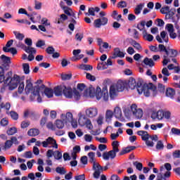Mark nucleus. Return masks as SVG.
<instances>
[{"instance_id":"1","label":"nucleus","mask_w":180,"mask_h":180,"mask_svg":"<svg viewBox=\"0 0 180 180\" xmlns=\"http://www.w3.org/2000/svg\"><path fill=\"white\" fill-rule=\"evenodd\" d=\"M128 85L131 89H135L136 88L139 94H143L145 96H150V95L155 96L157 95V87L151 83L149 84H143L141 82L136 83V79L131 77L129 79Z\"/></svg>"},{"instance_id":"2","label":"nucleus","mask_w":180,"mask_h":180,"mask_svg":"<svg viewBox=\"0 0 180 180\" xmlns=\"http://www.w3.org/2000/svg\"><path fill=\"white\" fill-rule=\"evenodd\" d=\"M41 80H38L36 84L37 85L33 87V84L32 83V80L27 79L26 81V86H25V94L27 95H29V94L31 93V96L30 97V99L32 102L33 101H35L36 98L37 100V103H41V97L40 96V91L41 89H44L46 88V86L43 84H41Z\"/></svg>"},{"instance_id":"3","label":"nucleus","mask_w":180,"mask_h":180,"mask_svg":"<svg viewBox=\"0 0 180 180\" xmlns=\"http://www.w3.org/2000/svg\"><path fill=\"white\" fill-rule=\"evenodd\" d=\"M6 84H7V88L8 91H14L18 86V94H22L25 90V83L20 78V76L18 75H14L12 77V72H8L6 74Z\"/></svg>"},{"instance_id":"4","label":"nucleus","mask_w":180,"mask_h":180,"mask_svg":"<svg viewBox=\"0 0 180 180\" xmlns=\"http://www.w3.org/2000/svg\"><path fill=\"white\" fill-rule=\"evenodd\" d=\"M89 94L90 96H96L97 101H100V99L102 98L105 102L109 101V93L108 91V87L106 86L103 87V89L99 86H98L96 89L94 87H90Z\"/></svg>"},{"instance_id":"5","label":"nucleus","mask_w":180,"mask_h":180,"mask_svg":"<svg viewBox=\"0 0 180 180\" xmlns=\"http://www.w3.org/2000/svg\"><path fill=\"white\" fill-rule=\"evenodd\" d=\"M176 56H178V51H176V49L168 48L166 55L163 56V65L165 66L168 64V63H171V59L169 58H175Z\"/></svg>"},{"instance_id":"6","label":"nucleus","mask_w":180,"mask_h":180,"mask_svg":"<svg viewBox=\"0 0 180 180\" xmlns=\"http://www.w3.org/2000/svg\"><path fill=\"white\" fill-rule=\"evenodd\" d=\"M79 126L82 127H84V126H86V127L89 130H92L94 129V125H92V122H91V120L89 118L86 117L85 115H81L79 117L78 120Z\"/></svg>"},{"instance_id":"7","label":"nucleus","mask_w":180,"mask_h":180,"mask_svg":"<svg viewBox=\"0 0 180 180\" xmlns=\"http://www.w3.org/2000/svg\"><path fill=\"white\" fill-rule=\"evenodd\" d=\"M117 153H119V147L112 146V150L103 153V158L105 161H108L109 158L113 160L114 158H116Z\"/></svg>"},{"instance_id":"8","label":"nucleus","mask_w":180,"mask_h":180,"mask_svg":"<svg viewBox=\"0 0 180 180\" xmlns=\"http://www.w3.org/2000/svg\"><path fill=\"white\" fill-rule=\"evenodd\" d=\"M42 146L44 148H47V147H53V148H58V144H57V141L54 138L49 136L45 141H42Z\"/></svg>"},{"instance_id":"9","label":"nucleus","mask_w":180,"mask_h":180,"mask_svg":"<svg viewBox=\"0 0 180 180\" xmlns=\"http://www.w3.org/2000/svg\"><path fill=\"white\" fill-rule=\"evenodd\" d=\"M131 110L136 119L140 120L143 117V110L137 108V105L132 104L131 105Z\"/></svg>"},{"instance_id":"10","label":"nucleus","mask_w":180,"mask_h":180,"mask_svg":"<svg viewBox=\"0 0 180 180\" xmlns=\"http://www.w3.org/2000/svg\"><path fill=\"white\" fill-rule=\"evenodd\" d=\"M108 18L101 17L94 20V27H96L97 29H101L102 26H106V25H108Z\"/></svg>"},{"instance_id":"11","label":"nucleus","mask_w":180,"mask_h":180,"mask_svg":"<svg viewBox=\"0 0 180 180\" xmlns=\"http://www.w3.org/2000/svg\"><path fill=\"white\" fill-rule=\"evenodd\" d=\"M13 144H15V146L20 144V142L18 141V138H16V136H12L10 140L6 141L4 143V149L9 150V148H11Z\"/></svg>"},{"instance_id":"12","label":"nucleus","mask_w":180,"mask_h":180,"mask_svg":"<svg viewBox=\"0 0 180 180\" xmlns=\"http://www.w3.org/2000/svg\"><path fill=\"white\" fill-rule=\"evenodd\" d=\"M25 51L30 54L28 56V60L33 61L34 60V56L33 54H36V49L30 46H25Z\"/></svg>"},{"instance_id":"13","label":"nucleus","mask_w":180,"mask_h":180,"mask_svg":"<svg viewBox=\"0 0 180 180\" xmlns=\"http://www.w3.org/2000/svg\"><path fill=\"white\" fill-rule=\"evenodd\" d=\"M86 116L87 117L93 118L98 116V108H89L85 111Z\"/></svg>"},{"instance_id":"14","label":"nucleus","mask_w":180,"mask_h":180,"mask_svg":"<svg viewBox=\"0 0 180 180\" xmlns=\"http://www.w3.org/2000/svg\"><path fill=\"white\" fill-rule=\"evenodd\" d=\"M94 169V173L93 174L94 178L95 179H99V176H101V173L103 171V167L99 165H96L95 166V168H93Z\"/></svg>"},{"instance_id":"15","label":"nucleus","mask_w":180,"mask_h":180,"mask_svg":"<svg viewBox=\"0 0 180 180\" xmlns=\"http://www.w3.org/2000/svg\"><path fill=\"white\" fill-rule=\"evenodd\" d=\"M43 91L47 98H53V96L54 95V90L49 87H44V89H41L39 92H42Z\"/></svg>"},{"instance_id":"16","label":"nucleus","mask_w":180,"mask_h":180,"mask_svg":"<svg viewBox=\"0 0 180 180\" xmlns=\"http://www.w3.org/2000/svg\"><path fill=\"white\" fill-rule=\"evenodd\" d=\"M61 119L63 120L65 123H70V122H72V113L67 112L66 115L62 114Z\"/></svg>"},{"instance_id":"17","label":"nucleus","mask_w":180,"mask_h":180,"mask_svg":"<svg viewBox=\"0 0 180 180\" xmlns=\"http://www.w3.org/2000/svg\"><path fill=\"white\" fill-rule=\"evenodd\" d=\"M137 134H138V136H141V137L143 141L150 140V137H151V135L148 134V132H147L146 131H138Z\"/></svg>"},{"instance_id":"18","label":"nucleus","mask_w":180,"mask_h":180,"mask_svg":"<svg viewBox=\"0 0 180 180\" xmlns=\"http://www.w3.org/2000/svg\"><path fill=\"white\" fill-rule=\"evenodd\" d=\"M64 89H65V86H58L54 88V94L56 96H61L64 94Z\"/></svg>"},{"instance_id":"19","label":"nucleus","mask_w":180,"mask_h":180,"mask_svg":"<svg viewBox=\"0 0 180 180\" xmlns=\"http://www.w3.org/2000/svg\"><path fill=\"white\" fill-rule=\"evenodd\" d=\"M151 117L152 119H158V120H162V119H164V111L158 110L157 112H153Z\"/></svg>"},{"instance_id":"20","label":"nucleus","mask_w":180,"mask_h":180,"mask_svg":"<svg viewBox=\"0 0 180 180\" xmlns=\"http://www.w3.org/2000/svg\"><path fill=\"white\" fill-rule=\"evenodd\" d=\"M88 157L89 158V162L93 164V168L95 169V167H96V165H99V164L96 163V160H95V153H94V152L89 153H88Z\"/></svg>"},{"instance_id":"21","label":"nucleus","mask_w":180,"mask_h":180,"mask_svg":"<svg viewBox=\"0 0 180 180\" xmlns=\"http://www.w3.org/2000/svg\"><path fill=\"white\" fill-rule=\"evenodd\" d=\"M114 115L115 117H116V119H118L119 120H121V122H122L123 120H122V109H120V107H115L114 109Z\"/></svg>"},{"instance_id":"22","label":"nucleus","mask_w":180,"mask_h":180,"mask_svg":"<svg viewBox=\"0 0 180 180\" xmlns=\"http://www.w3.org/2000/svg\"><path fill=\"white\" fill-rule=\"evenodd\" d=\"M143 63L147 67H150V68H153L154 65H155V63H154V60L151 58H145L143 60Z\"/></svg>"},{"instance_id":"23","label":"nucleus","mask_w":180,"mask_h":180,"mask_svg":"<svg viewBox=\"0 0 180 180\" xmlns=\"http://www.w3.org/2000/svg\"><path fill=\"white\" fill-rule=\"evenodd\" d=\"M63 94L66 98H72V89L65 86V89H63Z\"/></svg>"},{"instance_id":"24","label":"nucleus","mask_w":180,"mask_h":180,"mask_svg":"<svg viewBox=\"0 0 180 180\" xmlns=\"http://www.w3.org/2000/svg\"><path fill=\"white\" fill-rule=\"evenodd\" d=\"M117 92H119V91H117L116 87L115 86H111L110 87V99H112V100L115 99V97L117 96Z\"/></svg>"},{"instance_id":"25","label":"nucleus","mask_w":180,"mask_h":180,"mask_svg":"<svg viewBox=\"0 0 180 180\" xmlns=\"http://www.w3.org/2000/svg\"><path fill=\"white\" fill-rule=\"evenodd\" d=\"M117 57L123 58V57H124V53L120 51V49L115 48L114 49V54H113V56L112 57V58H116Z\"/></svg>"},{"instance_id":"26","label":"nucleus","mask_w":180,"mask_h":180,"mask_svg":"<svg viewBox=\"0 0 180 180\" xmlns=\"http://www.w3.org/2000/svg\"><path fill=\"white\" fill-rule=\"evenodd\" d=\"M162 74L163 75L164 82H167V81H168V77H169V75H171V73L168 70V68H164L162 70Z\"/></svg>"},{"instance_id":"27","label":"nucleus","mask_w":180,"mask_h":180,"mask_svg":"<svg viewBox=\"0 0 180 180\" xmlns=\"http://www.w3.org/2000/svg\"><path fill=\"white\" fill-rule=\"evenodd\" d=\"M142 34L143 39H145V40H147L148 41H153V40H154V37L151 34H148L146 30H144L142 32Z\"/></svg>"},{"instance_id":"28","label":"nucleus","mask_w":180,"mask_h":180,"mask_svg":"<svg viewBox=\"0 0 180 180\" xmlns=\"http://www.w3.org/2000/svg\"><path fill=\"white\" fill-rule=\"evenodd\" d=\"M166 96L171 99H174V97L175 96V89L172 88H167L166 90Z\"/></svg>"},{"instance_id":"29","label":"nucleus","mask_w":180,"mask_h":180,"mask_svg":"<svg viewBox=\"0 0 180 180\" xmlns=\"http://www.w3.org/2000/svg\"><path fill=\"white\" fill-rule=\"evenodd\" d=\"M28 136H30V137H36V136H39L40 134V131L37 129H30L27 131Z\"/></svg>"},{"instance_id":"30","label":"nucleus","mask_w":180,"mask_h":180,"mask_svg":"<svg viewBox=\"0 0 180 180\" xmlns=\"http://www.w3.org/2000/svg\"><path fill=\"white\" fill-rule=\"evenodd\" d=\"M143 8H144V4L143 3L136 5L134 10L135 15H140V13H141V11H143Z\"/></svg>"},{"instance_id":"31","label":"nucleus","mask_w":180,"mask_h":180,"mask_svg":"<svg viewBox=\"0 0 180 180\" xmlns=\"http://www.w3.org/2000/svg\"><path fill=\"white\" fill-rule=\"evenodd\" d=\"M63 11H64V13H65V15H68V16H73V18H75V13H74V11H72V9H71L69 7H63Z\"/></svg>"},{"instance_id":"32","label":"nucleus","mask_w":180,"mask_h":180,"mask_svg":"<svg viewBox=\"0 0 180 180\" xmlns=\"http://www.w3.org/2000/svg\"><path fill=\"white\" fill-rule=\"evenodd\" d=\"M115 87L118 92H123V91H124V88H126V85L124 84V82H119Z\"/></svg>"},{"instance_id":"33","label":"nucleus","mask_w":180,"mask_h":180,"mask_svg":"<svg viewBox=\"0 0 180 180\" xmlns=\"http://www.w3.org/2000/svg\"><path fill=\"white\" fill-rule=\"evenodd\" d=\"M3 51H4V53H11L13 56L18 54V50H16V49L13 47L10 49L6 47H3Z\"/></svg>"},{"instance_id":"34","label":"nucleus","mask_w":180,"mask_h":180,"mask_svg":"<svg viewBox=\"0 0 180 180\" xmlns=\"http://www.w3.org/2000/svg\"><path fill=\"white\" fill-rule=\"evenodd\" d=\"M1 60L4 65H9L11 64V58L5 55H1Z\"/></svg>"},{"instance_id":"35","label":"nucleus","mask_w":180,"mask_h":180,"mask_svg":"<svg viewBox=\"0 0 180 180\" xmlns=\"http://www.w3.org/2000/svg\"><path fill=\"white\" fill-rule=\"evenodd\" d=\"M6 115H8V116H11L13 120H18L19 119V115L18 114V112L15 111H11V112L6 111Z\"/></svg>"},{"instance_id":"36","label":"nucleus","mask_w":180,"mask_h":180,"mask_svg":"<svg viewBox=\"0 0 180 180\" xmlns=\"http://www.w3.org/2000/svg\"><path fill=\"white\" fill-rule=\"evenodd\" d=\"M79 70H84V71H92L94 68L91 65L81 64L79 66Z\"/></svg>"},{"instance_id":"37","label":"nucleus","mask_w":180,"mask_h":180,"mask_svg":"<svg viewBox=\"0 0 180 180\" xmlns=\"http://www.w3.org/2000/svg\"><path fill=\"white\" fill-rule=\"evenodd\" d=\"M0 109H5L7 112H9V109H11V103H1Z\"/></svg>"},{"instance_id":"38","label":"nucleus","mask_w":180,"mask_h":180,"mask_svg":"<svg viewBox=\"0 0 180 180\" xmlns=\"http://www.w3.org/2000/svg\"><path fill=\"white\" fill-rule=\"evenodd\" d=\"M64 123H65L64 122V120H57L55 122V124H56L57 129H63L64 128Z\"/></svg>"},{"instance_id":"39","label":"nucleus","mask_w":180,"mask_h":180,"mask_svg":"<svg viewBox=\"0 0 180 180\" xmlns=\"http://www.w3.org/2000/svg\"><path fill=\"white\" fill-rule=\"evenodd\" d=\"M146 27V21L142 20L140 22V23H139L137 25V29H139V30H140L141 32H144V30H146L145 29Z\"/></svg>"},{"instance_id":"40","label":"nucleus","mask_w":180,"mask_h":180,"mask_svg":"<svg viewBox=\"0 0 180 180\" xmlns=\"http://www.w3.org/2000/svg\"><path fill=\"white\" fill-rule=\"evenodd\" d=\"M133 165H134V167H136V169L138 171H142V169H143V163H141L140 162H138V161H135V162H133Z\"/></svg>"},{"instance_id":"41","label":"nucleus","mask_w":180,"mask_h":180,"mask_svg":"<svg viewBox=\"0 0 180 180\" xmlns=\"http://www.w3.org/2000/svg\"><path fill=\"white\" fill-rule=\"evenodd\" d=\"M101 65H103V70H106L108 68L106 65H112V58H108L106 63L102 62Z\"/></svg>"},{"instance_id":"42","label":"nucleus","mask_w":180,"mask_h":180,"mask_svg":"<svg viewBox=\"0 0 180 180\" xmlns=\"http://www.w3.org/2000/svg\"><path fill=\"white\" fill-rule=\"evenodd\" d=\"M8 136H13L15 133H18V129L16 127H11L6 131Z\"/></svg>"},{"instance_id":"43","label":"nucleus","mask_w":180,"mask_h":180,"mask_svg":"<svg viewBox=\"0 0 180 180\" xmlns=\"http://www.w3.org/2000/svg\"><path fill=\"white\" fill-rule=\"evenodd\" d=\"M112 117H113V112L110 110H107L105 113L106 121L108 122V120H112Z\"/></svg>"},{"instance_id":"44","label":"nucleus","mask_w":180,"mask_h":180,"mask_svg":"<svg viewBox=\"0 0 180 180\" xmlns=\"http://www.w3.org/2000/svg\"><path fill=\"white\" fill-rule=\"evenodd\" d=\"M68 19V16L65 14H61L60 16V18H58V20L57 22L58 25H60V23H63L65 20H67Z\"/></svg>"},{"instance_id":"45","label":"nucleus","mask_w":180,"mask_h":180,"mask_svg":"<svg viewBox=\"0 0 180 180\" xmlns=\"http://www.w3.org/2000/svg\"><path fill=\"white\" fill-rule=\"evenodd\" d=\"M13 33L15 36V39H18V40H20V41H22V40L25 39V35H23V34H20L16 31H14Z\"/></svg>"},{"instance_id":"46","label":"nucleus","mask_w":180,"mask_h":180,"mask_svg":"<svg viewBox=\"0 0 180 180\" xmlns=\"http://www.w3.org/2000/svg\"><path fill=\"white\" fill-rule=\"evenodd\" d=\"M131 45L133 46V47H134V49L136 50H141V45L134 40L131 41Z\"/></svg>"},{"instance_id":"47","label":"nucleus","mask_w":180,"mask_h":180,"mask_svg":"<svg viewBox=\"0 0 180 180\" xmlns=\"http://www.w3.org/2000/svg\"><path fill=\"white\" fill-rule=\"evenodd\" d=\"M53 156L56 160H61V158H63V153L58 150H56L53 152Z\"/></svg>"},{"instance_id":"48","label":"nucleus","mask_w":180,"mask_h":180,"mask_svg":"<svg viewBox=\"0 0 180 180\" xmlns=\"http://www.w3.org/2000/svg\"><path fill=\"white\" fill-rule=\"evenodd\" d=\"M160 37L162 39L163 41L168 43V36H167V32H165V31L160 32Z\"/></svg>"},{"instance_id":"49","label":"nucleus","mask_w":180,"mask_h":180,"mask_svg":"<svg viewBox=\"0 0 180 180\" xmlns=\"http://www.w3.org/2000/svg\"><path fill=\"white\" fill-rule=\"evenodd\" d=\"M61 78L63 81H68V79H71V78H72V75L71 73L63 74L61 75Z\"/></svg>"},{"instance_id":"50","label":"nucleus","mask_w":180,"mask_h":180,"mask_svg":"<svg viewBox=\"0 0 180 180\" xmlns=\"http://www.w3.org/2000/svg\"><path fill=\"white\" fill-rule=\"evenodd\" d=\"M56 172H57V174H60V175H64L67 174V172L65 171V169H64V167H58L56 169Z\"/></svg>"},{"instance_id":"51","label":"nucleus","mask_w":180,"mask_h":180,"mask_svg":"<svg viewBox=\"0 0 180 180\" xmlns=\"http://www.w3.org/2000/svg\"><path fill=\"white\" fill-rule=\"evenodd\" d=\"M158 49V51H160V53L165 52V53H167V52L168 51V48L167 49L165 46L162 44H159Z\"/></svg>"},{"instance_id":"52","label":"nucleus","mask_w":180,"mask_h":180,"mask_svg":"<svg viewBox=\"0 0 180 180\" xmlns=\"http://www.w3.org/2000/svg\"><path fill=\"white\" fill-rule=\"evenodd\" d=\"M22 68H23L25 74H29L30 72L29 63H24L22 65Z\"/></svg>"},{"instance_id":"53","label":"nucleus","mask_w":180,"mask_h":180,"mask_svg":"<svg viewBox=\"0 0 180 180\" xmlns=\"http://www.w3.org/2000/svg\"><path fill=\"white\" fill-rule=\"evenodd\" d=\"M168 12H169V6H168L162 7L160 9V13H162V15H166Z\"/></svg>"},{"instance_id":"54","label":"nucleus","mask_w":180,"mask_h":180,"mask_svg":"<svg viewBox=\"0 0 180 180\" xmlns=\"http://www.w3.org/2000/svg\"><path fill=\"white\" fill-rule=\"evenodd\" d=\"M163 117L167 120H169V119H171V112L163 111Z\"/></svg>"},{"instance_id":"55","label":"nucleus","mask_w":180,"mask_h":180,"mask_svg":"<svg viewBox=\"0 0 180 180\" xmlns=\"http://www.w3.org/2000/svg\"><path fill=\"white\" fill-rule=\"evenodd\" d=\"M156 150H164V143H162V141H158L156 144Z\"/></svg>"},{"instance_id":"56","label":"nucleus","mask_w":180,"mask_h":180,"mask_svg":"<svg viewBox=\"0 0 180 180\" xmlns=\"http://www.w3.org/2000/svg\"><path fill=\"white\" fill-rule=\"evenodd\" d=\"M30 126V122L29 121H22L21 122V129H26Z\"/></svg>"},{"instance_id":"57","label":"nucleus","mask_w":180,"mask_h":180,"mask_svg":"<svg viewBox=\"0 0 180 180\" xmlns=\"http://www.w3.org/2000/svg\"><path fill=\"white\" fill-rule=\"evenodd\" d=\"M95 139L97 141H99V143H103L104 144L108 143V139L105 137L99 138V137L96 136Z\"/></svg>"},{"instance_id":"58","label":"nucleus","mask_w":180,"mask_h":180,"mask_svg":"<svg viewBox=\"0 0 180 180\" xmlns=\"http://www.w3.org/2000/svg\"><path fill=\"white\" fill-rule=\"evenodd\" d=\"M175 15L174 11H171L169 10L167 13L165 15V19H172V17Z\"/></svg>"},{"instance_id":"59","label":"nucleus","mask_w":180,"mask_h":180,"mask_svg":"<svg viewBox=\"0 0 180 180\" xmlns=\"http://www.w3.org/2000/svg\"><path fill=\"white\" fill-rule=\"evenodd\" d=\"M119 8H127V3L124 1H121L117 4Z\"/></svg>"},{"instance_id":"60","label":"nucleus","mask_w":180,"mask_h":180,"mask_svg":"<svg viewBox=\"0 0 180 180\" xmlns=\"http://www.w3.org/2000/svg\"><path fill=\"white\" fill-rule=\"evenodd\" d=\"M158 91L159 92H165V86L162 84H158Z\"/></svg>"},{"instance_id":"61","label":"nucleus","mask_w":180,"mask_h":180,"mask_svg":"<svg viewBox=\"0 0 180 180\" xmlns=\"http://www.w3.org/2000/svg\"><path fill=\"white\" fill-rule=\"evenodd\" d=\"M33 113L32 112V111L29 109H27L24 111V117L25 119H27V117H29L30 116V115H32Z\"/></svg>"},{"instance_id":"62","label":"nucleus","mask_w":180,"mask_h":180,"mask_svg":"<svg viewBox=\"0 0 180 180\" xmlns=\"http://www.w3.org/2000/svg\"><path fill=\"white\" fill-rule=\"evenodd\" d=\"M166 29L169 33H171L172 32H174V25L172 24H167L166 25Z\"/></svg>"},{"instance_id":"63","label":"nucleus","mask_w":180,"mask_h":180,"mask_svg":"<svg viewBox=\"0 0 180 180\" xmlns=\"http://www.w3.org/2000/svg\"><path fill=\"white\" fill-rule=\"evenodd\" d=\"M146 141V144L147 147H154V142H153V140L151 139H148Z\"/></svg>"},{"instance_id":"64","label":"nucleus","mask_w":180,"mask_h":180,"mask_svg":"<svg viewBox=\"0 0 180 180\" xmlns=\"http://www.w3.org/2000/svg\"><path fill=\"white\" fill-rule=\"evenodd\" d=\"M75 180H85V174H81L75 177Z\"/></svg>"}]
</instances>
